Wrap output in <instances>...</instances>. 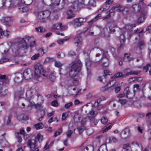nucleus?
Returning <instances> with one entry per match:
<instances>
[{
  "label": "nucleus",
  "mask_w": 151,
  "mask_h": 151,
  "mask_svg": "<svg viewBox=\"0 0 151 151\" xmlns=\"http://www.w3.org/2000/svg\"><path fill=\"white\" fill-rule=\"evenodd\" d=\"M25 39L29 41L31 40V37L29 36H26L25 38H19L18 43L16 45L13 50L17 54L22 55L21 54L24 52L25 50L27 49L28 45Z\"/></svg>",
  "instance_id": "obj_1"
},
{
  "label": "nucleus",
  "mask_w": 151,
  "mask_h": 151,
  "mask_svg": "<svg viewBox=\"0 0 151 151\" xmlns=\"http://www.w3.org/2000/svg\"><path fill=\"white\" fill-rule=\"evenodd\" d=\"M35 68L34 78L36 81L35 82L41 81L47 77L48 75L47 73L44 71L42 66L40 64H36L35 66Z\"/></svg>",
  "instance_id": "obj_2"
},
{
  "label": "nucleus",
  "mask_w": 151,
  "mask_h": 151,
  "mask_svg": "<svg viewBox=\"0 0 151 151\" xmlns=\"http://www.w3.org/2000/svg\"><path fill=\"white\" fill-rule=\"evenodd\" d=\"M71 68L69 73L70 76L72 77L76 76L80 71L82 64L81 61L78 60L72 62L70 65Z\"/></svg>",
  "instance_id": "obj_3"
},
{
  "label": "nucleus",
  "mask_w": 151,
  "mask_h": 151,
  "mask_svg": "<svg viewBox=\"0 0 151 151\" xmlns=\"http://www.w3.org/2000/svg\"><path fill=\"white\" fill-rule=\"evenodd\" d=\"M50 14V12L48 10H45L39 12L37 14V18L40 20V22H43L45 19L48 17Z\"/></svg>",
  "instance_id": "obj_4"
},
{
  "label": "nucleus",
  "mask_w": 151,
  "mask_h": 151,
  "mask_svg": "<svg viewBox=\"0 0 151 151\" xmlns=\"http://www.w3.org/2000/svg\"><path fill=\"white\" fill-rule=\"evenodd\" d=\"M87 19V17L84 18H80L76 19L73 20V25L75 28L81 26L83 25V22L86 21Z\"/></svg>",
  "instance_id": "obj_5"
},
{
  "label": "nucleus",
  "mask_w": 151,
  "mask_h": 151,
  "mask_svg": "<svg viewBox=\"0 0 151 151\" xmlns=\"http://www.w3.org/2000/svg\"><path fill=\"white\" fill-rule=\"evenodd\" d=\"M115 83V81L113 80L110 81L106 86L101 88V90L103 91H111L113 89V87H114Z\"/></svg>",
  "instance_id": "obj_6"
},
{
  "label": "nucleus",
  "mask_w": 151,
  "mask_h": 151,
  "mask_svg": "<svg viewBox=\"0 0 151 151\" xmlns=\"http://www.w3.org/2000/svg\"><path fill=\"white\" fill-rule=\"evenodd\" d=\"M140 73V71L135 70L132 71L129 68H127L124 70L123 77H126L127 76L129 75H137Z\"/></svg>",
  "instance_id": "obj_7"
},
{
  "label": "nucleus",
  "mask_w": 151,
  "mask_h": 151,
  "mask_svg": "<svg viewBox=\"0 0 151 151\" xmlns=\"http://www.w3.org/2000/svg\"><path fill=\"white\" fill-rule=\"evenodd\" d=\"M32 70L29 68L25 70L22 75L24 78L27 80H29L32 77Z\"/></svg>",
  "instance_id": "obj_8"
},
{
  "label": "nucleus",
  "mask_w": 151,
  "mask_h": 151,
  "mask_svg": "<svg viewBox=\"0 0 151 151\" xmlns=\"http://www.w3.org/2000/svg\"><path fill=\"white\" fill-rule=\"evenodd\" d=\"M147 11L146 10H142L140 12L139 14L137 15L139 16L137 20L138 24L142 23L145 20V15L147 13Z\"/></svg>",
  "instance_id": "obj_9"
},
{
  "label": "nucleus",
  "mask_w": 151,
  "mask_h": 151,
  "mask_svg": "<svg viewBox=\"0 0 151 151\" xmlns=\"http://www.w3.org/2000/svg\"><path fill=\"white\" fill-rule=\"evenodd\" d=\"M70 6L71 7L69 8L67 12V18L68 19L73 18L75 16V14L73 12V10L76 6L73 4Z\"/></svg>",
  "instance_id": "obj_10"
},
{
  "label": "nucleus",
  "mask_w": 151,
  "mask_h": 151,
  "mask_svg": "<svg viewBox=\"0 0 151 151\" xmlns=\"http://www.w3.org/2000/svg\"><path fill=\"white\" fill-rule=\"evenodd\" d=\"M27 145L30 149L35 148L37 145V141L35 139H29L28 140Z\"/></svg>",
  "instance_id": "obj_11"
},
{
  "label": "nucleus",
  "mask_w": 151,
  "mask_h": 151,
  "mask_svg": "<svg viewBox=\"0 0 151 151\" xmlns=\"http://www.w3.org/2000/svg\"><path fill=\"white\" fill-rule=\"evenodd\" d=\"M141 6L138 4H135L132 6V11L134 13H136L138 15L139 14L140 12L142 10H145V9H141Z\"/></svg>",
  "instance_id": "obj_12"
},
{
  "label": "nucleus",
  "mask_w": 151,
  "mask_h": 151,
  "mask_svg": "<svg viewBox=\"0 0 151 151\" xmlns=\"http://www.w3.org/2000/svg\"><path fill=\"white\" fill-rule=\"evenodd\" d=\"M117 26L116 23L115 21L113 20L110 22L108 23L107 24L106 27L108 28V29H110L111 32H112L114 33L115 31V30L113 28L116 27Z\"/></svg>",
  "instance_id": "obj_13"
},
{
  "label": "nucleus",
  "mask_w": 151,
  "mask_h": 151,
  "mask_svg": "<svg viewBox=\"0 0 151 151\" xmlns=\"http://www.w3.org/2000/svg\"><path fill=\"white\" fill-rule=\"evenodd\" d=\"M85 0H78V2L75 1L73 3L74 5L78 8H81L84 7L85 6L87 5L86 4H84V1Z\"/></svg>",
  "instance_id": "obj_14"
},
{
  "label": "nucleus",
  "mask_w": 151,
  "mask_h": 151,
  "mask_svg": "<svg viewBox=\"0 0 151 151\" xmlns=\"http://www.w3.org/2000/svg\"><path fill=\"white\" fill-rule=\"evenodd\" d=\"M99 63H101V65L104 67H107L109 65V62L107 58H103L99 61Z\"/></svg>",
  "instance_id": "obj_15"
},
{
  "label": "nucleus",
  "mask_w": 151,
  "mask_h": 151,
  "mask_svg": "<svg viewBox=\"0 0 151 151\" xmlns=\"http://www.w3.org/2000/svg\"><path fill=\"white\" fill-rule=\"evenodd\" d=\"M129 130L127 128L123 130L120 136L123 139H126L129 136Z\"/></svg>",
  "instance_id": "obj_16"
},
{
  "label": "nucleus",
  "mask_w": 151,
  "mask_h": 151,
  "mask_svg": "<svg viewBox=\"0 0 151 151\" xmlns=\"http://www.w3.org/2000/svg\"><path fill=\"white\" fill-rule=\"evenodd\" d=\"M24 90L23 89L17 90L14 94V98L17 100L22 98V96Z\"/></svg>",
  "instance_id": "obj_17"
},
{
  "label": "nucleus",
  "mask_w": 151,
  "mask_h": 151,
  "mask_svg": "<svg viewBox=\"0 0 151 151\" xmlns=\"http://www.w3.org/2000/svg\"><path fill=\"white\" fill-rule=\"evenodd\" d=\"M3 23L6 26H10L12 24V20L11 17H7L4 18Z\"/></svg>",
  "instance_id": "obj_18"
},
{
  "label": "nucleus",
  "mask_w": 151,
  "mask_h": 151,
  "mask_svg": "<svg viewBox=\"0 0 151 151\" xmlns=\"http://www.w3.org/2000/svg\"><path fill=\"white\" fill-rule=\"evenodd\" d=\"M103 31L104 37L106 39H108L110 37V34L112 32L110 29L106 27L104 29Z\"/></svg>",
  "instance_id": "obj_19"
},
{
  "label": "nucleus",
  "mask_w": 151,
  "mask_h": 151,
  "mask_svg": "<svg viewBox=\"0 0 151 151\" xmlns=\"http://www.w3.org/2000/svg\"><path fill=\"white\" fill-rule=\"evenodd\" d=\"M23 75L21 73H18L17 74L14 80L15 83H19L21 82L23 80Z\"/></svg>",
  "instance_id": "obj_20"
},
{
  "label": "nucleus",
  "mask_w": 151,
  "mask_h": 151,
  "mask_svg": "<svg viewBox=\"0 0 151 151\" xmlns=\"http://www.w3.org/2000/svg\"><path fill=\"white\" fill-rule=\"evenodd\" d=\"M52 28L54 29H61L62 30H63L65 29V27L64 26H62L61 23H58L53 25Z\"/></svg>",
  "instance_id": "obj_21"
},
{
  "label": "nucleus",
  "mask_w": 151,
  "mask_h": 151,
  "mask_svg": "<svg viewBox=\"0 0 151 151\" xmlns=\"http://www.w3.org/2000/svg\"><path fill=\"white\" fill-rule=\"evenodd\" d=\"M110 51L114 58H118L119 52L117 51H115L114 48L113 47L111 48Z\"/></svg>",
  "instance_id": "obj_22"
},
{
  "label": "nucleus",
  "mask_w": 151,
  "mask_h": 151,
  "mask_svg": "<svg viewBox=\"0 0 151 151\" xmlns=\"http://www.w3.org/2000/svg\"><path fill=\"white\" fill-rule=\"evenodd\" d=\"M145 45V42L143 40H140L137 43V46L140 50L142 49Z\"/></svg>",
  "instance_id": "obj_23"
},
{
  "label": "nucleus",
  "mask_w": 151,
  "mask_h": 151,
  "mask_svg": "<svg viewBox=\"0 0 151 151\" xmlns=\"http://www.w3.org/2000/svg\"><path fill=\"white\" fill-rule=\"evenodd\" d=\"M82 40V38L80 35H78L74 38V42L75 43L78 44Z\"/></svg>",
  "instance_id": "obj_24"
},
{
  "label": "nucleus",
  "mask_w": 151,
  "mask_h": 151,
  "mask_svg": "<svg viewBox=\"0 0 151 151\" xmlns=\"http://www.w3.org/2000/svg\"><path fill=\"white\" fill-rule=\"evenodd\" d=\"M83 151H93V147L91 145H88L83 148Z\"/></svg>",
  "instance_id": "obj_25"
},
{
  "label": "nucleus",
  "mask_w": 151,
  "mask_h": 151,
  "mask_svg": "<svg viewBox=\"0 0 151 151\" xmlns=\"http://www.w3.org/2000/svg\"><path fill=\"white\" fill-rule=\"evenodd\" d=\"M111 124H109L105 126L102 129L103 132H106L111 127Z\"/></svg>",
  "instance_id": "obj_26"
},
{
  "label": "nucleus",
  "mask_w": 151,
  "mask_h": 151,
  "mask_svg": "<svg viewBox=\"0 0 151 151\" xmlns=\"http://www.w3.org/2000/svg\"><path fill=\"white\" fill-rule=\"evenodd\" d=\"M91 61L89 59H87L86 60V65L87 69L88 71L89 70V68L91 64Z\"/></svg>",
  "instance_id": "obj_27"
},
{
  "label": "nucleus",
  "mask_w": 151,
  "mask_h": 151,
  "mask_svg": "<svg viewBox=\"0 0 151 151\" xmlns=\"http://www.w3.org/2000/svg\"><path fill=\"white\" fill-rule=\"evenodd\" d=\"M98 151H108L106 145H101L99 147Z\"/></svg>",
  "instance_id": "obj_28"
},
{
  "label": "nucleus",
  "mask_w": 151,
  "mask_h": 151,
  "mask_svg": "<svg viewBox=\"0 0 151 151\" xmlns=\"http://www.w3.org/2000/svg\"><path fill=\"white\" fill-rule=\"evenodd\" d=\"M34 127L37 129H42L44 127L42 123H39L34 125Z\"/></svg>",
  "instance_id": "obj_29"
},
{
  "label": "nucleus",
  "mask_w": 151,
  "mask_h": 151,
  "mask_svg": "<svg viewBox=\"0 0 151 151\" xmlns=\"http://www.w3.org/2000/svg\"><path fill=\"white\" fill-rule=\"evenodd\" d=\"M32 0H21L22 3L26 5L30 4L32 2Z\"/></svg>",
  "instance_id": "obj_30"
},
{
  "label": "nucleus",
  "mask_w": 151,
  "mask_h": 151,
  "mask_svg": "<svg viewBox=\"0 0 151 151\" xmlns=\"http://www.w3.org/2000/svg\"><path fill=\"white\" fill-rule=\"evenodd\" d=\"M123 74L122 73L119 72L114 74L113 77L115 78H124L123 77ZM112 78V77H111V78Z\"/></svg>",
  "instance_id": "obj_31"
},
{
  "label": "nucleus",
  "mask_w": 151,
  "mask_h": 151,
  "mask_svg": "<svg viewBox=\"0 0 151 151\" xmlns=\"http://www.w3.org/2000/svg\"><path fill=\"white\" fill-rule=\"evenodd\" d=\"M123 149H125V151H130L131 150V147L129 144H124L122 147Z\"/></svg>",
  "instance_id": "obj_32"
},
{
  "label": "nucleus",
  "mask_w": 151,
  "mask_h": 151,
  "mask_svg": "<svg viewBox=\"0 0 151 151\" xmlns=\"http://www.w3.org/2000/svg\"><path fill=\"white\" fill-rule=\"evenodd\" d=\"M12 115L11 114H9L8 116L7 119L6 121V124L7 125L11 124V120L12 118Z\"/></svg>",
  "instance_id": "obj_33"
},
{
  "label": "nucleus",
  "mask_w": 151,
  "mask_h": 151,
  "mask_svg": "<svg viewBox=\"0 0 151 151\" xmlns=\"http://www.w3.org/2000/svg\"><path fill=\"white\" fill-rule=\"evenodd\" d=\"M131 59L132 58L129 57V54H124V58L123 59L124 61H129L131 60Z\"/></svg>",
  "instance_id": "obj_34"
},
{
  "label": "nucleus",
  "mask_w": 151,
  "mask_h": 151,
  "mask_svg": "<svg viewBox=\"0 0 151 151\" xmlns=\"http://www.w3.org/2000/svg\"><path fill=\"white\" fill-rule=\"evenodd\" d=\"M130 93V91L129 88L128 87L126 88L124 91L123 93L124 95V96H126L127 98H128L127 95L129 94Z\"/></svg>",
  "instance_id": "obj_35"
},
{
  "label": "nucleus",
  "mask_w": 151,
  "mask_h": 151,
  "mask_svg": "<svg viewBox=\"0 0 151 151\" xmlns=\"http://www.w3.org/2000/svg\"><path fill=\"white\" fill-rule=\"evenodd\" d=\"M35 138L38 139L39 142H41L43 140V136L40 133L37 134Z\"/></svg>",
  "instance_id": "obj_36"
},
{
  "label": "nucleus",
  "mask_w": 151,
  "mask_h": 151,
  "mask_svg": "<svg viewBox=\"0 0 151 151\" xmlns=\"http://www.w3.org/2000/svg\"><path fill=\"white\" fill-rule=\"evenodd\" d=\"M86 129V127L84 126H82L77 128L79 134H81L82 132Z\"/></svg>",
  "instance_id": "obj_37"
},
{
  "label": "nucleus",
  "mask_w": 151,
  "mask_h": 151,
  "mask_svg": "<svg viewBox=\"0 0 151 151\" xmlns=\"http://www.w3.org/2000/svg\"><path fill=\"white\" fill-rule=\"evenodd\" d=\"M98 80L104 83H105L106 82V79L105 76L98 77Z\"/></svg>",
  "instance_id": "obj_38"
},
{
  "label": "nucleus",
  "mask_w": 151,
  "mask_h": 151,
  "mask_svg": "<svg viewBox=\"0 0 151 151\" xmlns=\"http://www.w3.org/2000/svg\"><path fill=\"white\" fill-rule=\"evenodd\" d=\"M19 12L21 13H26L28 11V9L27 7L19 8Z\"/></svg>",
  "instance_id": "obj_39"
},
{
  "label": "nucleus",
  "mask_w": 151,
  "mask_h": 151,
  "mask_svg": "<svg viewBox=\"0 0 151 151\" xmlns=\"http://www.w3.org/2000/svg\"><path fill=\"white\" fill-rule=\"evenodd\" d=\"M35 29L37 32H45V29H44L43 27H36Z\"/></svg>",
  "instance_id": "obj_40"
},
{
  "label": "nucleus",
  "mask_w": 151,
  "mask_h": 151,
  "mask_svg": "<svg viewBox=\"0 0 151 151\" xmlns=\"http://www.w3.org/2000/svg\"><path fill=\"white\" fill-rule=\"evenodd\" d=\"M99 51H100L101 53L103 55V57L107 58L108 54V52L107 51H104L102 50H99Z\"/></svg>",
  "instance_id": "obj_41"
},
{
  "label": "nucleus",
  "mask_w": 151,
  "mask_h": 151,
  "mask_svg": "<svg viewBox=\"0 0 151 151\" xmlns=\"http://www.w3.org/2000/svg\"><path fill=\"white\" fill-rule=\"evenodd\" d=\"M101 120V122L104 124H106L108 121V119L105 117H103Z\"/></svg>",
  "instance_id": "obj_42"
},
{
  "label": "nucleus",
  "mask_w": 151,
  "mask_h": 151,
  "mask_svg": "<svg viewBox=\"0 0 151 151\" xmlns=\"http://www.w3.org/2000/svg\"><path fill=\"white\" fill-rule=\"evenodd\" d=\"M115 9L113 8V7H112L111 8V9L109 10V14L105 17V18H107L111 17V13H114V10Z\"/></svg>",
  "instance_id": "obj_43"
},
{
  "label": "nucleus",
  "mask_w": 151,
  "mask_h": 151,
  "mask_svg": "<svg viewBox=\"0 0 151 151\" xmlns=\"http://www.w3.org/2000/svg\"><path fill=\"white\" fill-rule=\"evenodd\" d=\"M40 56V53H37L35 54L31 57V58L32 60H35L38 58Z\"/></svg>",
  "instance_id": "obj_44"
},
{
  "label": "nucleus",
  "mask_w": 151,
  "mask_h": 151,
  "mask_svg": "<svg viewBox=\"0 0 151 151\" xmlns=\"http://www.w3.org/2000/svg\"><path fill=\"white\" fill-rule=\"evenodd\" d=\"M118 102L120 103L122 105H123L126 103L127 101V100L125 99H119L118 100Z\"/></svg>",
  "instance_id": "obj_45"
},
{
  "label": "nucleus",
  "mask_w": 151,
  "mask_h": 151,
  "mask_svg": "<svg viewBox=\"0 0 151 151\" xmlns=\"http://www.w3.org/2000/svg\"><path fill=\"white\" fill-rule=\"evenodd\" d=\"M62 132L61 128H60L58 131H56L54 134V136L56 137L58 135H59Z\"/></svg>",
  "instance_id": "obj_46"
},
{
  "label": "nucleus",
  "mask_w": 151,
  "mask_h": 151,
  "mask_svg": "<svg viewBox=\"0 0 151 151\" xmlns=\"http://www.w3.org/2000/svg\"><path fill=\"white\" fill-rule=\"evenodd\" d=\"M68 39H59L57 40L58 43L60 44H62L65 41H67L68 40Z\"/></svg>",
  "instance_id": "obj_47"
},
{
  "label": "nucleus",
  "mask_w": 151,
  "mask_h": 151,
  "mask_svg": "<svg viewBox=\"0 0 151 151\" xmlns=\"http://www.w3.org/2000/svg\"><path fill=\"white\" fill-rule=\"evenodd\" d=\"M73 104V103L70 102L65 104L64 105V107L66 109H68L71 106H72Z\"/></svg>",
  "instance_id": "obj_48"
},
{
  "label": "nucleus",
  "mask_w": 151,
  "mask_h": 151,
  "mask_svg": "<svg viewBox=\"0 0 151 151\" xmlns=\"http://www.w3.org/2000/svg\"><path fill=\"white\" fill-rule=\"evenodd\" d=\"M73 133V131L70 130H68L66 133V135L68 138H70L71 134Z\"/></svg>",
  "instance_id": "obj_49"
},
{
  "label": "nucleus",
  "mask_w": 151,
  "mask_h": 151,
  "mask_svg": "<svg viewBox=\"0 0 151 151\" xmlns=\"http://www.w3.org/2000/svg\"><path fill=\"white\" fill-rule=\"evenodd\" d=\"M125 41V38L124 36L123 35L122 36H121V44L120 46V47H122L124 44V42Z\"/></svg>",
  "instance_id": "obj_50"
},
{
  "label": "nucleus",
  "mask_w": 151,
  "mask_h": 151,
  "mask_svg": "<svg viewBox=\"0 0 151 151\" xmlns=\"http://www.w3.org/2000/svg\"><path fill=\"white\" fill-rule=\"evenodd\" d=\"M63 65V64L59 61H56L55 63V66L58 68L61 67Z\"/></svg>",
  "instance_id": "obj_51"
},
{
  "label": "nucleus",
  "mask_w": 151,
  "mask_h": 151,
  "mask_svg": "<svg viewBox=\"0 0 151 151\" xmlns=\"http://www.w3.org/2000/svg\"><path fill=\"white\" fill-rule=\"evenodd\" d=\"M88 4L90 5L94 6H95L96 3L94 0H89Z\"/></svg>",
  "instance_id": "obj_52"
},
{
  "label": "nucleus",
  "mask_w": 151,
  "mask_h": 151,
  "mask_svg": "<svg viewBox=\"0 0 151 151\" xmlns=\"http://www.w3.org/2000/svg\"><path fill=\"white\" fill-rule=\"evenodd\" d=\"M151 64L150 63L147 64V65L143 67V71L146 72L148 70V68L150 66H151Z\"/></svg>",
  "instance_id": "obj_53"
},
{
  "label": "nucleus",
  "mask_w": 151,
  "mask_h": 151,
  "mask_svg": "<svg viewBox=\"0 0 151 151\" xmlns=\"http://www.w3.org/2000/svg\"><path fill=\"white\" fill-rule=\"evenodd\" d=\"M57 120V122H58V119L57 117H55L54 119H53L52 117L48 121V122L49 123H50L53 121H54L55 120Z\"/></svg>",
  "instance_id": "obj_54"
},
{
  "label": "nucleus",
  "mask_w": 151,
  "mask_h": 151,
  "mask_svg": "<svg viewBox=\"0 0 151 151\" xmlns=\"http://www.w3.org/2000/svg\"><path fill=\"white\" fill-rule=\"evenodd\" d=\"M9 60V59L7 58H4L0 60V64L6 62Z\"/></svg>",
  "instance_id": "obj_55"
},
{
  "label": "nucleus",
  "mask_w": 151,
  "mask_h": 151,
  "mask_svg": "<svg viewBox=\"0 0 151 151\" xmlns=\"http://www.w3.org/2000/svg\"><path fill=\"white\" fill-rule=\"evenodd\" d=\"M49 78L52 81H54L56 78L55 76L53 74H50L49 76Z\"/></svg>",
  "instance_id": "obj_56"
},
{
  "label": "nucleus",
  "mask_w": 151,
  "mask_h": 151,
  "mask_svg": "<svg viewBox=\"0 0 151 151\" xmlns=\"http://www.w3.org/2000/svg\"><path fill=\"white\" fill-rule=\"evenodd\" d=\"M53 60V58L47 57V58L45 59V62L47 63H50Z\"/></svg>",
  "instance_id": "obj_57"
},
{
  "label": "nucleus",
  "mask_w": 151,
  "mask_h": 151,
  "mask_svg": "<svg viewBox=\"0 0 151 151\" xmlns=\"http://www.w3.org/2000/svg\"><path fill=\"white\" fill-rule=\"evenodd\" d=\"M75 55V52L74 51H70L68 54V56H73Z\"/></svg>",
  "instance_id": "obj_58"
},
{
  "label": "nucleus",
  "mask_w": 151,
  "mask_h": 151,
  "mask_svg": "<svg viewBox=\"0 0 151 151\" xmlns=\"http://www.w3.org/2000/svg\"><path fill=\"white\" fill-rule=\"evenodd\" d=\"M73 83L74 85H78L79 82L77 79L76 78H73Z\"/></svg>",
  "instance_id": "obj_59"
},
{
  "label": "nucleus",
  "mask_w": 151,
  "mask_h": 151,
  "mask_svg": "<svg viewBox=\"0 0 151 151\" xmlns=\"http://www.w3.org/2000/svg\"><path fill=\"white\" fill-rule=\"evenodd\" d=\"M121 90L120 87L119 86H115V92L116 93H117L119 92Z\"/></svg>",
  "instance_id": "obj_60"
},
{
  "label": "nucleus",
  "mask_w": 151,
  "mask_h": 151,
  "mask_svg": "<svg viewBox=\"0 0 151 151\" xmlns=\"http://www.w3.org/2000/svg\"><path fill=\"white\" fill-rule=\"evenodd\" d=\"M68 116V114L67 113H63L62 115V119L65 120Z\"/></svg>",
  "instance_id": "obj_61"
},
{
  "label": "nucleus",
  "mask_w": 151,
  "mask_h": 151,
  "mask_svg": "<svg viewBox=\"0 0 151 151\" xmlns=\"http://www.w3.org/2000/svg\"><path fill=\"white\" fill-rule=\"evenodd\" d=\"M52 105L54 106H57L58 105V102L56 101H54L52 102Z\"/></svg>",
  "instance_id": "obj_62"
},
{
  "label": "nucleus",
  "mask_w": 151,
  "mask_h": 151,
  "mask_svg": "<svg viewBox=\"0 0 151 151\" xmlns=\"http://www.w3.org/2000/svg\"><path fill=\"white\" fill-rule=\"evenodd\" d=\"M101 101V100H100V99H98L95 102V103L93 105L94 106H98L99 104L100 103Z\"/></svg>",
  "instance_id": "obj_63"
},
{
  "label": "nucleus",
  "mask_w": 151,
  "mask_h": 151,
  "mask_svg": "<svg viewBox=\"0 0 151 151\" xmlns=\"http://www.w3.org/2000/svg\"><path fill=\"white\" fill-rule=\"evenodd\" d=\"M114 2L113 0H107L105 2L106 4H111Z\"/></svg>",
  "instance_id": "obj_64"
}]
</instances>
